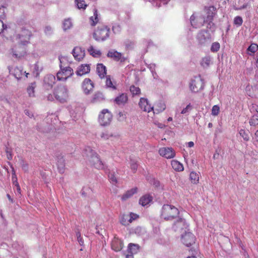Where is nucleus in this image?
<instances>
[{"instance_id":"1","label":"nucleus","mask_w":258,"mask_h":258,"mask_svg":"<svg viewBox=\"0 0 258 258\" xmlns=\"http://www.w3.org/2000/svg\"><path fill=\"white\" fill-rule=\"evenodd\" d=\"M83 156L91 165L98 169H103L104 165L97 153L90 147H86L83 152Z\"/></svg>"},{"instance_id":"2","label":"nucleus","mask_w":258,"mask_h":258,"mask_svg":"<svg viewBox=\"0 0 258 258\" xmlns=\"http://www.w3.org/2000/svg\"><path fill=\"white\" fill-rule=\"evenodd\" d=\"M32 36V32L23 27L19 32L16 33L12 37V41L13 43L16 42L27 46L30 43V40Z\"/></svg>"},{"instance_id":"3","label":"nucleus","mask_w":258,"mask_h":258,"mask_svg":"<svg viewBox=\"0 0 258 258\" xmlns=\"http://www.w3.org/2000/svg\"><path fill=\"white\" fill-rule=\"evenodd\" d=\"M13 43L9 50V54L12 58L20 60L26 55V46L16 42Z\"/></svg>"},{"instance_id":"4","label":"nucleus","mask_w":258,"mask_h":258,"mask_svg":"<svg viewBox=\"0 0 258 258\" xmlns=\"http://www.w3.org/2000/svg\"><path fill=\"white\" fill-rule=\"evenodd\" d=\"M66 59L64 57H59L60 70L56 74V77L58 81H66L74 75V71L72 68L63 66V62Z\"/></svg>"},{"instance_id":"5","label":"nucleus","mask_w":258,"mask_h":258,"mask_svg":"<svg viewBox=\"0 0 258 258\" xmlns=\"http://www.w3.org/2000/svg\"><path fill=\"white\" fill-rule=\"evenodd\" d=\"M178 209L171 205H164L162 208L161 216L165 220H172L179 215Z\"/></svg>"},{"instance_id":"6","label":"nucleus","mask_w":258,"mask_h":258,"mask_svg":"<svg viewBox=\"0 0 258 258\" xmlns=\"http://www.w3.org/2000/svg\"><path fill=\"white\" fill-rule=\"evenodd\" d=\"M109 28L105 25H101L94 32L93 36L97 41H104L109 37Z\"/></svg>"},{"instance_id":"7","label":"nucleus","mask_w":258,"mask_h":258,"mask_svg":"<svg viewBox=\"0 0 258 258\" xmlns=\"http://www.w3.org/2000/svg\"><path fill=\"white\" fill-rule=\"evenodd\" d=\"M204 87L203 80L200 76L194 77L189 84V89L192 93H198L202 91Z\"/></svg>"},{"instance_id":"8","label":"nucleus","mask_w":258,"mask_h":258,"mask_svg":"<svg viewBox=\"0 0 258 258\" xmlns=\"http://www.w3.org/2000/svg\"><path fill=\"white\" fill-rule=\"evenodd\" d=\"M54 95L55 98L60 102L66 101L68 97V90L67 87L57 86L55 90Z\"/></svg>"},{"instance_id":"9","label":"nucleus","mask_w":258,"mask_h":258,"mask_svg":"<svg viewBox=\"0 0 258 258\" xmlns=\"http://www.w3.org/2000/svg\"><path fill=\"white\" fill-rule=\"evenodd\" d=\"M112 114L107 109L102 110L99 115L98 120L101 125L106 126L110 124L112 119Z\"/></svg>"},{"instance_id":"10","label":"nucleus","mask_w":258,"mask_h":258,"mask_svg":"<svg viewBox=\"0 0 258 258\" xmlns=\"http://www.w3.org/2000/svg\"><path fill=\"white\" fill-rule=\"evenodd\" d=\"M197 39L200 45H205L211 41L210 34L207 30H201L197 34Z\"/></svg>"},{"instance_id":"11","label":"nucleus","mask_w":258,"mask_h":258,"mask_svg":"<svg viewBox=\"0 0 258 258\" xmlns=\"http://www.w3.org/2000/svg\"><path fill=\"white\" fill-rule=\"evenodd\" d=\"M8 69L10 74L14 76L18 80H20L24 74L25 75V77L27 78L28 73H27L26 72H23V69L21 67H16L14 68L13 67H9Z\"/></svg>"},{"instance_id":"12","label":"nucleus","mask_w":258,"mask_h":258,"mask_svg":"<svg viewBox=\"0 0 258 258\" xmlns=\"http://www.w3.org/2000/svg\"><path fill=\"white\" fill-rule=\"evenodd\" d=\"M181 240L185 246H189L195 243L196 238L192 233L185 231L184 234L182 235Z\"/></svg>"},{"instance_id":"13","label":"nucleus","mask_w":258,"mask_h":258,"mask_svg":"<svg viewBox=\"0 0 258 258\" xmlns=\"http://www.w3.org/2000/svg\"><path fill=\"white\" fill-rule=\"evenodd\" d=\"M215 15V10L214 7H210L207 10V16L205 18L206 23L208 24L207 27L210 29H213L215 27V25L213 23V17Z\"/></svg>"},{"instance_id":"14","label":"nucleus","mask_w":258,"mask_h":258,"mask_svg":"<svg viewBox=\"0 0 258 258\" xmlns=\"http://www.w3.org/2000/svg\"><path fill=\"white\" fill-rule=\"evenodd\" d=\"M190 21L191 26L196 28L202 27L205 22L204 17L202 16L196 17L194 14L191 16Z\"/></svg>"},{"instance_id":"15","label":"nucleus","mask_w":258,"mask_h":258,"mask_svg":"<svg viewBox=\"0 0 258 258\" xmlns=\"http://www.w3.org/2000/svg\"><path fill=\"white\" fill-rule=\"evenodd\" d=\"M159 154L167 159L173 158L175 155V152L172 148L163 147L159 150Z\"/></svg>"},{"instance_id":"16","label":"nucleus","mask_w":258,"mask_h":258,"mask_svg":"<svg viewBox=\"0 0 258 258\" xmlns=\"http://www.w3.org/2000/svg\"><path fill=\"white\" fill-rule=\"evenodd\" d=\"M72 54L76 60L80 61L85 55V50L80 47L76 46L73 49Z\"/></svg>"},{"instance_id":"17","label":"nucleus","mask_w":258,"mask_h":258,"mask_svg":"<svg viewBox=\"0 0 258 258\" xmlns=\"http://www.w3.org/2000/svg\"><path fill=\"white\" fill-rule=\"evenodd\" d=\"M139 105L141 109L144 111L148 112L152 110L154 111V107L149 103L148 100L145 98H141L140 99Z\"/></svg>"},{"instance_id":"18","label":"nucleus","mask_w":258,"mask_h":258,"mask_svg":"<svg viewBox=\"0 0 258 258\" xmlns=\"http://www.w3.org/2000/svg\"><path fill=\"white\" fill-rule=\"evenodd\" d=\"M188 225L186 223L185 219L180 218L174 223L173 228L175 231H180L186 229Z\"/></svg>"},{"instance_id":"19","label":"nucleus","mask_w":258,"mask_h":258,"mask_svg":"<svg viewBox=\"0 0 258 258\" xmlns=\"http://www.w3.org/2000/svg\"><path fill=\"white\" fill-rule=\"evenodd\" d=\"M93 88V84L91 80L89 78L85 79L82 83V88L84 93L86 94H89Z\"/></svg>"},{"instance_id":"20","label":"nucleus","mask_w":258,"mask_h":258,"mask_svg":"<svg viewBox=\"0 0 258 258\" xmlns=\"http://www.w3.org/2000/svg\"><path fill=\"white\" fill-rule=\"evenodd\" d=\"M55 82V77L52 75H47L44 79V83L45 88L47 89L52 88Z\"/></svg>"},{"instance_id":"21","label":"nucleus","mask_w":258,"mask_h":258,"mask_svg":"<svg viewBox=\"0 0 258 258\" xmlns=\"http://www.w3.org/2000/svg\"><path fill=\"white\" fill-rule=\"evenodd\" d=\"M90 71V66L88 64H82L77 69L76 73L79 76L88 74Z\"/></svg>"},{"instance_id":"22","label":"nucleus","mask_w":258,"mask_h":258,"mask_svg":"<svg viewBox=\"0 0 258 258\" xmlns=\"http://www.w3.org/2000/svg\"><path fill=\"white\" fill-rule=\"evenodd\" d=\"M111 247L115 251H120L123 247L122 241L118 237H114L111 242Z\"/></svg>"},{"instance_id":"23","label":"nucleus","mask_w":258,"mask_h":258,"mask_svg":"<svg viewBox=\"0 0 258 258\" xmlns=\"http://www.w3.org/2000/svg\"><path fill=\"white\" fill-rule=\"evenodd\" d=\"M128 100V97L126 94L122 93L117 96L114 100V102L119 106H123Z\"/></svg>"},{"instance_id":"24","label":"nucleus","mask_w":258,"mask_h":258,"mask_svg":"<svg viewBox=\"0 0 258 258\" xmlns=\"http://www.w3.org/2000/svg\"><path fill=\"white\" fill-rule=\"evenodd\" d=\"M107 57L113 58L114 60L116 61L121 60L122 61V54L120 52H119L115 50H110L108 51L107 54ZM124 59V58H123Z\"/></svg>"},{"instance_id":"25","label":"nucleus","mask_w":258,"mask_h":258,"mask_svg":"<svg viewBox=\"0 0 258 258\" xmlns=\"http://www.w3.org/2000/svg\"><path fill=\"white\" fill-rule=\"evenodd\" d=\"M96 71L99 77L104 78L106 75V68L102 63H98L96 67Z\"/></svg>"},{"instance_id":"26","label":"nucleus","mask_w":258,"mask_h":258,"mask_svg":"<svg viewBox=\"0 0 258 258\" xmlns=\"http://www.w3.org/2000/svg\"><path fill=\"white\" fill-rule=\"evenodd\" d=\"M152 201V197L150 195L147 194L140 198L139 203L143 206H145L149 204Z\"/></svg>"},{"instance_id":"27","label":"nucleus","mask_w":258,"mask_h":258,"mask_svg":"<svg viewBox=\"0 0 258 258\" xmlns=\"http://www.w3.org/2000/svg\"><path fill=\"white\" fill-rule=\"evenodd\" d=\"M57 166L59 172L63 173L64 172L65 163L63 157H58L57 160Z\"/></svg>"},{"instance_id":"28","label":"nucleus","mask_w":258,"mask_h":258,"mask_svg":"<svg viewBox=\"0 0 258 258\" xmlns=\"http://www.w3.org/2000/svg\"><path fill=\"white\" fill-rule=\"evenodd\" d=\"M138 191V188L137 187H134L130 190H127L121 197V199L123 201H125L127 199L131 197L135 194L137 193Z\"/></svg>"},{"instance_id":"29","label":"nucleus","mask_w":258,"mask_h":258,"mask_svg":"<svg viewBox=\"0 0 258 258\" xmlns=\"http://www.w3.org/2000/svg\"><path fill=\"white\" fill-rule=\"evenodd\" d=\"M36 87L35 82L30 83L27 89V93L30 97H34L35 96V89Z\"/></svg>"},{"instance_id":"30","label":"nucleus","mask_w":258,"mask_h":258,"mask_svg":"<svg viewBox=\"0 0 258 258\" xmlns=\"http://www.w3.org/2000/svg\"><path fill=\"white\" fill-rule=\"evenodd\" d=\"M171 166L175 170L177 171H182L184 169L183 165L177 160H172Z\"/></svg>"},{"instance_id":"31","label":"nucleus","mask_w":258,"mask_h":258,"mask_svg":"<svg viewBox=\"0 0 258 258\" xmlns=\"http://www.w3.org/2000/svg\"><path fill=\"white\" fill-rule=\"evenodd\" d=\"M88 51L93 57H99L101 55L100 50L95 49L93 46H90L88 49Z\"/></svg>"},{"instance_id":"32","label":"nucleus","mask_w":258,"mask_h":258,"mask_svg":"<svg viewBox=\"0 0 258 258\" xmlns=\"http://www.w3.org/2000/svg\"><path fill=\"white\" fill-rule=\"evenodd\" d=\"M130 217V214H123L120 219L121 224L123 225H127L131 223V218Z\"/></svg>"},{"instance_id":"33","label":"nucleus","mask_w":258,"mask_h":258,"mask_svg":"<svg viewBox=\"0 0 258 258\" xmlns=\"http://www.w3.org/2000/svg\"><path fill=\"white\" fill-rule=\"evenodd\" d=\"M90 21L92 26H95L98 22L99 19L98 18V13L96 9H94L93 10V16L90 18Z\"/></svg>"},{"instance_id":"34","label":"nucleus","mask_w":258,"mask_h":258,"mask_svg":"<svg viewBox=\"0 0 258 258\" xmlns=\"http://www.w3.org/2000/svg\"><path fill=\"white\" fill-rule=\"evenodd\" d=\"M73 26V23L70 18L66 19L62 23V28L64 31L71 29Z\"/></svg>"},{"instance_id":"35","label":"nucleus","mask_w":258,"mask_h":258,"mask_svg":"<svg viewBox=\"0 0 258 258\" xmlns=\"http://www.w3.org/2000/svg\"><path fill=\"white\" fill-rule=\"evenodd\" d=\"M189 178L191 182L194 184H197L199 181V174L195 171L190 172L189 175Z\"/></svg>"},{"instance_id":"36","label":"nucleus","mask_w":258,"mask_h":258,"mask_svg":"<svg viewBox=\"0 0 258 258\" xmlns=\"http://www.w3.org/2000/svg\"><path fill=\"white\" fill-rule=\"evenodd\" d=\"M212 62V58L207 56L204 57L202 60L201 64L203 67H209Z\"/></svg>"},{"instance_id":"37","label":"nucleus","mask_w":258,"mask_h":258,"mask_svg":"<svg viewBox=\"0 0 258 258\" xmlns=\"http://www.w3.org/2000/svg\"><path fill=\"white\" fill-rule=\"evenodd\" d=\"M166 106L165 104L162 102H160L155 106V108L154 109V111L153 112L154 113H157L159 112H161L164 110Z\"/></svg>"},{"instance_id":"38","label":"nucleus","mask_w":258,"mask_h":258,"mask_svg":"<svg viewBox=\"0 0 258 258\" xmlns=\"http://www.w3.org/2000/svg\"><path fill=\"white\" fill-rule=\"evenodd\" d=\"M128 250L131 254L136 253L139 250V246L138 244L130 243L128 246Z\"/></svg>"},{"instance_id":"39","label":"nucleus","mask_w":258,"mask_h":258,"mask_svg":"<svg viewBox=\"0 0 258 258\" xmlns=\"http://www.w3.org/2000/svg\"><path fill=\"white\" fill-rule=\"evenodd\" d=\"M104 99L103 94L101 92L96 93L94 96L93 101L94 102H100Z\"/></svg>"},{"instance_id":"40","label":"nucleus","mask_w":258,"mask_h":258,"mask_svg":"<svg viewBox=\"0 0 258 258\" xmlns=\"http://www.w3.org/2000/svg\"><path fill=\"white\" fill-rule=\"evenodd\" d=\"M249 123L250 125L255 126L258 125V114H253L249 120Z\"/></svg>"},{"instance_id":"41","label":"nucleus","mask_w":258,"mask_h":258,"mask_svg":"<svg viewBox=\"0 0 258 258\" xmlns=\"http://www.w3.org/2000/svg\"><path fill=\"white\" fill-rule=\"evenodd\" d=\"M75 2L79 9H85L87 7V5L84 0H75Z\"/></svg>"},{"instance_id":"42","label":"nucleus","mask_w":258,"mask_h":258,"mask_svg":"<svg viewBox=\"0 0 258 258\" xmlns=\"http://www.w3.org/2000/svg\"><path fill=\"white\" fill-rule=\"evenodd\" d=\"M130 91L133 95H139L141 93L140 89L139 87H136L134 85L130 87Z\"/></svg>"},{"instance_id":"43","label":"nucleus","mask_w":258,"mask_h":258,"mask_svg":"<svg viewBox=\"0 0 258 258\" xmlns=\"http://www.w3.org/2000/svg\"><path fill=\"white\" fill-rule=\"evenodd\" d=\"M239 133L240 136H241L243 138L244 140L246 141L249 140V138L248 134L245 130L241 129L239 131Z\"/></svg>"},{"instance_id":"44","label":"nucleus","mask_w":258,"mask_h":258,"mask_svg":"<svg viewBox=\"0 0 258 258\" xmlns=\"http://www.w3.org/2000/svg\"><path fill=\"white\" fill-rule=\"evenodd\" d=\"M109 179L113 184H115L117 183V178H116L114 172H109L108 174Z\"/></svg>"},{"instance_id":"45","label":"nucleus","mask_w":258,"mask_h":258,"mask_svg":"<svg viewBox=\"0 0 258 258\" xmlns=\"http://www.w3.org/2000/svg\"><path fill=\"white\" fill-rule=\"evenodd\" d=\"M250 111L254 114H258V105L255 104H251L249 107Z\"/></svg>"},{"instance_id":"46","label":"nucleus","mask_w":258,"mask_h":258,"mask_svg":"<svg viewBox=\"0 0 258 258\" xmlns=\"http://www.w3.org/2000/svg\"><path fill=\"white\" fill-rule=\"evenodd\" d=\"M106 85L107 86V87L111 88L113 89H116L115 86L113 85L109 76H106Z\"/></svg>"},{"instance_id":"47","label":"nucleus","mask_w":258,"mask_h":258,"mask_svg":"<svg viewBox=\"0 0 258 258\" xmlns=\"http://www.w3.org/2000/svg\"><path fill=\"white\" fill-rule=\"evenodd\" d=\"M192 109V106L190 103H189L187 106L184 108L181 111V114H188L189 111Z\"/></svg>"},{"instance_id":"48","label":"nucleus","mask_w":258,"mask_h":258,"mask_svg":"<svg viewBox=\"0 0 258 258\" xmlns=\"http://www.w3.org/2000/svg\"><path fill=\"white\" fill-rule=\"evenodd\" d=\"M243 20L240 16H236L234 19V24L238 26H240L242 24Z\"/></svg>"},{"instance_id":"49","label":"nucleus","mask_w":258,"mask_h":258,"mask_svg":"<svg viewBox=\"0 0 258 258\" xmlns=\"http://www.w3.org/2000/svg\"><path fill=\"white\" fill-rule=\"evenodd\" d=\"M220 44L218 42H214L211 47V50L212 52H217L220 49Z\"/></svg>"},{"instance_id":"50","label":"nucleus","mask_w":258,"mask_h":258,"mask_svg":"<svg viewBox=\"0 0 258 258\" xmlns=\"http://www.w3.org/2000/svg\"><path fill=\"white\" fill-rule=\"evenodd\" d=\"M113 135L108 133V132H103L101 135V137L104 140H108L109 138H112Z\"/></svg>"},{"instance_id":"51","label":"nucleus","mask_w":258,"mask_h":258,"mask_svg":"<svg viewBox=\"0 0 258 258\" xmlns=\"http://www.w3.org/2000/svg\"><path fill=\"white\" fill-rule=\"evenodd\" d=\"M220 111V107L217 105H214L212 109V114L214 116H217Z\"/></svg>"},{"instance_id":"52","label":"nucleus","mask_w":258,"mask_h":258,"mask_svg":"<svg viewBox=\"0 0 258 258\" xmlns=\"http://www.w3.org/2000/svg\"><path fill=\"white\" fill-rule=\"evenodd\" d=\"M258 49V45L256 44H251L248 48V50L254 53L257 51Z\"/></svg>"},{"instance_id":"53","label":"nucleus","mask_w":258,"mask_h":258,"mask_svg":"<svg viewBox=\"0 0 258 258\" xmlns=\"http://www.w3.org/2000/svg\"><path fill=\"white\" fill-rule=\"evenodd\" d=\"M12 172H13L12 180H13V184L15 186L17 185H19L18 180H17V177L15 174V171L14 168L12 169Z\"/></svg>"},{"instance_id":"54","label":"nucleus","mask_w":258,"mask_h":258,"mask_svg":"<svg viewBox=\"0 0 258 258\" xmlns=\"http://www.w3.org/2000/svg\"><path fill=\"white\" fill-rule=\"evenodd\" d=\"M53 32V29L50 26H46L44 28V33L46 35H51Z\"/></svg>"},{"instance_id":"55","label":"nucleus","mask_w":258,"mask_h":258,"mask_svg":"<svg viewBox=\"0 0 258 258\" xmlns=\"http://www.w3.org/2000/svg\"><path fill=\"white\" fill-rule=\"evenodd\" d=\"M159 1H160L159 4H158V3H156V5H155V4L154 3V4H153V5L154 6L159 8L161 6V4H163V5H166L169 2L170 0H159Z\"/></svg>"},{"instance_id":"56","label":"nucleus","mask_w":258,"mask_h":258,"mask_svg":"<svg viewBox=\"0 0 258 258\" xmlns=\"http://www.w3.org/2000/svg\"><path fill=\"white\" fill-rule=\"evenodd\" d=\"M5 17V8L4 7H0V20H2Z\"/></svg>"},{"instance_id":"57","label":"nucleus","mask_w":258,"mask_h":258,"mask_svg":"<svg viewBox=\"0 0 258 258\" xmlns=\"http://www.w3.org/2000/svg\"><path fill=\"white\" fill-rule=\"evenodd\" d=\"M121 28L119 25H115L112 26V31L114 32V33H118L120 31Z\"/></svg>"},{"instance_id":"58","label":"nucleus","mask_w":258,"mask_h":258,"mask_svg":"<svg viewBox=\"0 0 258 258\" xmlns=\"http://www.w3.org/2000/svg\"><path fill=\"white\" fill-rule=\"evenodd\" d=\"M131 169L134 171H136L137 169V168H138V165H137V163L134 161H131Z\"/></svg>"},{"instance_id":"59","label":"nucleus","mask_w":258,"mask_h":258,"mask_svg":"<svg viewBox=\"0 0 258 258\" xmlns=\"http://www.w3.org/2000/svg\"><path fill=\"white\" fill-rule=\"evenodd\" d=\"M76 235H77V239H78V241L79 243V244L81 245H83L84 244V241L82 239V238L81 237V234L80 232H77L76 233Z\"/></svg>"},{"instance_id":"60","label":"nucleus","mask_w":258,"mask_h":258,"mask_svg":"<svg viewBox=\"0 0 258 258\" xmlns=\"http://www.w3.org/2000/svg\"><path fill=\"white\" fill-rule=\"evenodd\" d=\"M147 67L150 69L151 73L155 71L156 65L154 63L146 64Z\"/></svg>"},{"instance_id":"61","label":"nucleus","mask_w":258,"mask_h":258,"mask_svg":"<svg viewBox=\"0 0 258 258\" xmlns=\"http://www.w3.org/2000/svg\"><path fill=\"white\" fill-rule=\"evenodd\" d=\"M248 6H250L248 3L245 4L243 5L242 6L238 7V8H234V9L235 10H241L243 9H246Z\"/></svg>"},{"instance_id":"62","label":"nucleus","mask_w":258,"mask_h":258,"mask_svg":"<svg viewBox=\"0 0 258 258\" xmlns=\"http://www.w3.org/2000/svg\"><path fill=\"white\" fill-rule=\"evenodd\" d=\"M130 218H131V223L133 222V220H135L138 218V215L133 213H131L130 214Z\"/></svg>"},{"instance_id":"63","label":"nucleus","mask_w":258,"mask_h":258,"mask_svg":"<svg viewBox=\"0 0 258 258\" xmlns=\"http://www.w3.org/2000/svg\"><path fill=\"white\" fill-rule=\"evenodd\" d=\"M6 28L7 26L4 25L3 20H0V34Z\"/></svg>"},{"instance_id":"64","label":"nucleus","mask_w":258,"mask_h":258,"mask_svg":"<svg viewBox=\"0 0 258 258\" xmlns=\"http://www.w3.org/2000/svg\"><path fill=\"white\" fill-rule=\"evenodd\" d=\"M22 167L23 170L25 172H27L28 170V165L27 163H25L24 162H22Z\"/></svg>"}]
</instances>
